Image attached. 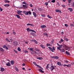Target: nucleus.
Returning <instances> with one entry per match:
<instances>
[{"instance_id":"obj_1","label":"nucleus","mask_w":74,"mask_h":74,"mask_svg":"<svg viewBox=\"0 0 74 74\" xmlns=\"http://www.w3.org/2000/svg\"><path fill=\"white\" fill-rule=\"evenodd\" d=\"M23 13L24 14L26 15H29H29H32V12L30 11L28 12H27L26 11H23Z\"/></svg>"},{"instance_id":"obj_2","label":"nucleus","mask_w":74,"mask_h":74,"mask_svg":"<svg viewBox=\"0 0 74 74\" xmlns=\"http://www.w3.org/2000/svg\"><path fill=\"white\" fill-rule=\"evenodd\" d=\"M63 47L66 50H70V47L65 45H63Z\"/></svg>"},{"instance_id":"obj_3","label":"nucleus","mask_w":74,"mask_h":74,"mask_svg":"<svg viewBox=\"0 0 74 74\" xmlns=\"http://www.w3.org/2000/svg\"><path fill=\"white\" fill-rule=\"evenodd\" d=\"M56 67V66L55 65H54V66H52L49 67V69L51 70V71H52Z\"/></svg>"},{"instance_id":"obj_4","label":"nucleus","mask_w":74,"mask_h":74,"mask_svg":"<svg viewBox=\"0 0 74 74\" xmlns=\"http://www.w3.org/2000/svg\"><path fill=\"white\" fill-rule=\"evenodd\" d=\"M17 12L18 15H20L21 16L23 15V14L21 13V12H23L20 10L17 11Z\"/></svg>"},{"instance_id":"obj_5","label":"nucleus","mask_w":74,"mask_h":74,"mask_svg":"<svg viewBox=\"0 0 74 74\" xmlns=\"http://www.w3.org/2000/svg\"><path fill=\"white\" fill-rule=\"evenodd\" d=\"M34 49L36 51H39V52H40V53H41V51L40 50L38 49H37V48H35Z\"/></svg>"},{"instance_id":"obj_6","label":"nucleus","mask_w":74,"mask_h":74,"mask_svg":"<svg viewBox=\"0 0 74 74\" xmlns=\"http://www.w3.org/2000/svg\"><path fill=\"white\" fill-rule=\"evenodd\" d=\"M48 48L51 51V52H53L54 51H53V49L52 48V47H48Z\"/></svg>"},{"instance_id":"obj_7","label":"nucleus","mask_w":74,"mask_h":74,"mask_svg":"<svg viewBox=\"0 0 74 74\" xmlns=\"http://www.w3.org/2000/svg\"><path fill=\"white\" fill-rule=\"evenodd\" d=\"M6 65L7 66H8L9 67H10V66H11V64H10V62H8L6 63Z\"/></svg>"},{"instance_id":"obj_8","label":"nucleus","mask_w":74,"mask_h":74,"mask_svg":"<svg viewBox=\"0 0 74 74\" xmlns=\"http://www.w3.org/2000/svg\"><path fill=\"white\" fill-rule=\"evenodd\" d=\"M33 48H30L29 49V50L31 51H32V52H31V53L32 54L33 53V52H34V50H33Z\"/></svg>"},{"instance_id":"obj_9","label":"nucleus","mask_w":74,"mask_h":74,"mask_svg":"<svg viewBox=\"0 0 74 74\" xmlns=\"http://www.w3.org/2000/svg\"><path fill=\"white\" fill-rule=\"evenodd\" d=\"M56 12H60L61 13H62V12H61V11L60 10L57 9L56 10Z\"/></svg>"},{"instance_id":"obj_10","label":"nucleus","mask_w":74,"mask_h":74,"mask_svg":"<svg viewBox=\"0 0 74 74\" xmlns=\"http://www.w3.org/2000/svg\"><path fill=\"white\" fill-rule=\"evenodd\" d=\"M14 45L15 46H16L18 45V42L17 41L14 42Z\"/></svg>"},{"instance_id":"obj_11","label":"nucleus","mask_w":74,"mask_h":74,"mask_svg":"<svg viewBox=\"0 0 74 74\" xmlns=\"http://www.w3.org/2000/svg\"><path fill=\"white\" fill-rule=\"evenodd\" d=\"M40 46L42 48H43V49H45V46L44 45H42V44H41L40 45Z\"/></svg>"},{"instance_id":"obj_12","label":"nucleus","mask_w":74,"mask_h":74,"mask_svg":"<svg viewBox=\"0 0 74 74\" xmlns=\"http://www.w3.org/2000/svg\"><path fill=\"white\" fill-rule=\"evenodd\" d=\"M23 7L24 9H27V6H26L25 5H23Z\"/></svg>"},{"instance_id":"obj_13","label":"nucleus","mask_w":74,"mask_h":74,"mask_svg":"<svg viewBox=\"0 0 74 74\" xmlns=\"http://www.w3.org/2000/svg\"><path fill=\"white\" fill-rule=\"evenodd\" d=\"M41 28H42V29H44V28H45L46 27V26L45 25H41L40 26Z\"/></svg>"},{"instance_id":"obj_14","label":"nucleus","mask_w":74,"mask_h":74,"mask_svg":"<svg viewBox=\"0 0 74 74\" xmlns=\"http://www.w3.org/2000/svg\"><path fill=\"white\" fill-rule=\"evenodd\" d=\"M58 65H59V66H63V65L61 64V63L60 62H57Z\"/></svg>"},{"instance_id":"obj_15","label":"nucleus","mask_w":74,"mask_h":74,"mask_svg":"<svg viewBox=\"0 0 74 74\" xmlns=\"http://www.w3.org/2000/svg\"><path fill=\"white\" fill-rule=\"evenodd\" d=\"M3 48H5V49H7V50H8V48L5 45L3 46Z\"/></svg>"},{"instance_id":"obj_16","label":"nucleus","mask_w":74,"mask_h":74,"mask_svg":"<svg viewBox=\"0 0 74 74\" xmlns=\"http://www.w3.org/2000/svg\"><path fill=\"white\" fill-rule=\"evenodd\" d=\"M33 14L35 17H37V14H36V12H33Z\"/></svg>"},{"instance_id":"obj_17","label":"nucleus","mask_w":74,"mask_h":74,"mask_svg":"<svg viewBox=\"0 0 74 74\" xmlns=\"http://www.w3.org/2000/svg\"><path fill=\"white\" fill-rule=\"evenodd\" d=\"M0 51H1V52H4V50L1 47H0Z\"/></svg>"},{"instance_id":"obj_18","label":"nucleus","mask_w":74,"mask_h":74,"mask_svg":"<svg viewBox=\"0 0 74 74\" xmlns=\"http://www.w3.org/2000/svg\"><path fill=\"white\" fill-rule=\"evenodd\" d=\"M15 16L17 17V18H18L19 19H21L19 15H18L16 14Z\"/></svg>"},{"instance_id":"obj_19","label":"nucleus","mask_w":74,"mask_h":74,"mask_svg":"<svg viewBox=\"0 0 74 74\" xmlns=\"http://www.w3.org/2000/svg\"><path fill=\"white\" fill-rule=\"evenodd\" d=\"M53 59H59V57L58 56H54L53 57Z\"/></svg>"},{"instance_id":"obj_20","label":"nucleus","mask_w":74,"mask_h":74,"mask_svg":"<svg viewBox=\"0 0 74 74\" xmlns=\"http://www.w3.org/2000/svg\"><path fill=\"white\" fill-rule=\"evenodd\" d=\"M37 59H38L39 60H42L43 58L42 57H37Z\"/></svg>"},{"instance_id":"obj_21","label":"nucleus","mask_w":74,"mask_h":74,"mask_svg":"<svg viewBox=\"0 0 74 74\" xmlns=\"http://www.w3.org/2000/svg\"><path fill=\"white\" fill-rule=\"evenodd\" d=\"M5 70L3 68H1V71H4Z\"/></svg>"},{"instance_id":"obj_22","label":"nucleus","mask_w":74,"mask_h":74,"mask_svg":"<svg viewBox=\"0 0 74 74\" xmlns=\"http://www.w3.org/2000/svg\"><path fill=\"white\" fill-rule=\"evenodd\" d=\"M68 10L69 11H70V12H72V11H73L72 8H68Z\"/></svg>"},{"instance_id":"obj_23","label":"nucleus","mask_w":74,"mask_h":74,"mask_svg":"<svg viewBox=\"0 0 74 74\" xmlns=\"http://www.w3.org/2000/svg\"><path fill=\"white\" fill-rule=\"evenodd\" d=\"M39 71L40 72H41V73H44V71L42 70H41V69H39Z\"/></svg>"},{"instance_id":"obj_24","label":"nucleus","mask_w":74,"mask_h":74,"mask_svg":"<svg viewBox=\"0 0 74 74\" xmlns=\"http://www.w3.org/2000/svg\"><path fill=\"white\" fill-rule=\"evenodd\" d=\"M11 64L13 65L14 64V61L11 60Z\"/></svg>"},{"instance_id":"obj_25","label":"nucleus","mask_w":74,"mask_h":74,"mask_svg":"<svg viewBox=\"0 0 74 74\" xmlns=\"http://www.w3.org/2000/svg\"><path fill=\"white\" fill-rule=\"evenodd\" d=\"M64 39L65 40H66V41H69V39H67L65 37H64Z\"/></svg>"},{"instance_id":"obj_26","label":"nucleus","mask_w":74,"mask_h":74,"mask_svg":"<svg viewBox=\"0 0 74 74\" xmlns=\"http://www.w3.org/2000/svg\"><path fill=\"white\" fill-rule=\"evenodd\" d=\"M4 1L6 3H10V1L7 0H5Z\"/></svg>"},{"instance_id":"obj_27","label":"nucleus","mask_w":74,"mask_h":74,"mask_svg":"<svg viewBox=\"0 0 74 74\" xmlns=\"http://www.w3.org/2000/svg\"><path fill=\"white\" fill-rule=\"evenodd\" d=\"M4 6L5 7H9L10 6V5L8 4H6L5 5H4Z\"/></svg>"},{"instance_id":"obj_28","label":"nucleus","mask_w":74,"mask_h":74,"mask_svg":"<svg viewBox=\"0 0 74 74\" xmlns=\"http://www.w3.org/2000/svg\"><path fill=\"white\" fill-rule=\"evenodd\" d=\"M33 63L36 66H38V65L37 64V63H36V62H33Z\"/></svg>"},{"instance_id":"obj_29","label":"nucleus","mask_w":74,"mask_h":74,"mask_svg":"<svg viewBox=\"0 0 74 74\" xmlns=\"http://www.w3.org/2000/svg\"><path fill=\"white\" fill-rule=\"evenodd\" d=\"M61 52H65V51L64 49H62L60 50Z\"/></svg>"},{"instance_id":"obj_30","label":"nucleus","mask_w":74,"mask_h":74,"mask_svg":"<svg viewBox=\"0 0 74 74\" xmlns=\"http://www.w3.org/2000/svg\"><path fill=\"white\" fill-rule=\"evenodd\" d=\"M49 64H48L46 66V69H48V68H49Z\"/></svg>"},{"instance_id":"obj_31","label":"nucleus","mask_w":74,"mask_h":74,"mask_svg":"<svg viewBox=\"0 0 74 74\" xmlns=\"http://www.w3.org/2000/svg\"><path fill=\"white\" fill-rule=\"evenodd\" d=\"M65 53H66V54L68 55H70V53H69L68 51H66L65 52Z\"/></svg>"},{"instance_id":"obj_32","label":"nucleus","mask_w":74,"mask_h":74,"mask_svg":"<svg viewBox=\"0 0 74 74\" xmlns=\"http://www.w3.org/2000/svg\"><path fill=\"white\" fill-rule=\"evenodd\" d=\"M71 64H69L68 65H67L66 66L68 67H71Z\"/></svg>"},{"instance_id":"obj_33","label":"nucleus","mask_w":74,"mask_h":74,"mask_svg":"<svg viewBox=\"0 0 74 74\" xmlns=\"http://www.w3.org/2000/svg\"><path fill=\"white\" fill-rule=\"evenodd\" d=\"M6 40L7 41H8V42H11L8 39V38H6Z\"/></svg>"},{"instance_id":"obj_34","label":"nucleus","mask_w":74,"mask_h":74,"mask_svg":"<svg viewBox=\"0 0 74 74\" xmlns=\"http://www.w3.org/2000/svg\"><path fill=\"white\" fill-rule=\"evenodd\" d=\"M47 17H48L49 18H50V19H51V18H52V17L49 16V15H47Z\"/></svg>"},{"instance_id":"obj_35","label":"nucleus","mask_w":74,"mask_h":74,"mask_svg":"<svg viewBox=\"0 0 74 74\" xmlns=\"http://www.w3.org/2000/svg\"><path fill=\"white\" fill-rule=\"evenodd\" d=\"M17 50L18 51H21V49L20 47H18L17 48Z\"/></svg>"},{"instance_id":"obj_36","label":"nucleus","mask_w":74,"mask_h":74,"mask_svg":"<svg viewBox=\"0 0 74 74\" xmlns=\"http://www.w3.org/2000/svg\"><path fill=\"white\" fill-rule=\"evenodd\" d=\"M57 49L58 50H59V51H60L61 50V49H60V47H57Z\"/></svg>"},{"instance_id":"obj_37","label":"nucleus","mask_w":74,"mask_h":74,"mask_svg":"<svg viewBox=\"0 0 74 74\" xmlns=\"http://www.w3.org/2000/svg\"><path fill=\"white\" fill-rule=\"evenodd\" d=\"M50 45H50V44L49 43H47V44L46 45V46L47 47H48V46H50Z\"/></svg>"},{"instance_id":"obj_38","label":"nucleus","mask_w":74,"mask_h":74,"mask_svg":"<svg viewBox=\"0 0 74 74\" xmlns=\"http://www.w3.org/2000/svg\"><path fill=\"white\" fill-rule=\"evenodd\" d=\"M34 42H35V44H37L38 43L37 41H36V40H34Z\"/></svg>"},{"instance_id":"obj_39","label":"nucleus","mask_w":74,"mask_h":74,"mask_svg":"<svg viewBox=\"0 0 74 74\" xmlns=\"http://www.w3.org/2000/svg\"><path fill=\"white\" fill-rule=\"evenodd\" d=\"M44 35H45V36H46V37H48V35L47 34H44Z\"/></svg>"},{"instance_id":"obj_40","label":"nucleus","mask_w":74,"mask_h":74,"mask_svg":"<svg viewBox=\"0 0 74 74\" xmlns=\"http://www.w3.org/2000/svg\"><path fill=\"white\" fill-rule=\"evenodd\" d=\"M15 69H16V71L18 72L19 71V70L18 69V68H16Z\"/></svg>"},{"instance_id":"obj_41","label":"nucleus","mask_w":74,"mask_h":74,"mask_svg":"<svg viewBox=\"0 0 74 74\" xmlns=\"http://www.w3.org/2000/svg\"><path fill=\"white\" fill-rule=\"evenodd\" d=\"M38 10L40 11H42V9H41L40 8H38Z\"/></svg>"},{"instance_id":"obj_42","label":"nucleus","mask_w":74,"mask_h":74,"mask_svg":"<svg viewBox=\"0 0 74 74\" xmlns=\"http://www.w3.org/2000/svg\"><path fill=\"white\" fill-rule=\"evenodd\" d=\"M51 2L52 3H55V0H52Z\"/></svg>"},{"instance_id":"obj_43","label":"nucleus","mask_w":74,"mask_h":74,"mask_svg":"<svg viewBox=\"0 0 74 74\" xmlns=\"http://www.w3.org/2000/svg\"><path fill=\"white\" fill-rule=\"evenodd\" d=\"M68 1L69 3H70L71 1V0H68Z\"/></svg>"},{"instance_id":"obj_44","label":"nucleus","mask_w":74,"mask_h":74,"mask_svg":"<svg viewBox=\"0 0 74 74\" xmlns=\"http://www.w3.org/2000/svg\"><path fill=\"white\" fill-rule=\"evenodd\" d=\"M62 7H63L64 8H66V6H65L64 5H62Z\"/></svg>"},{"instance_id":"obj_45","label":"nucleus","mask_w":74,"mask_h":74,"mask_svg":"<svg viewBox=\"0 0 74 74\" xmlns=\"http://www.w3.org/2000/svg\"><path fill=\"white\" fill-rule=\"evenodd\" d=\"M70 26L71 27H73V26H74V25L73 24H70Z\"/></svg>"},{"instance_id":"obj_46","label":"nucleus","mask_w":74,"mask_h":74,"mask_svg":"<svg viewBox=\"0 0 74 74\" xmlns=\"http://www.w3.org/2000/svg\"><path fill=\"white\" fill-rule=\"evenodd\" d=\"M29 6H30V7H33V5H32V4L30 3L29 4Z\"/></svg>"},{"instance_id":"obj_47","label":"nucleus","mask_w":74,"mask_h":74,"mask_svg":"<svg viewBox=\"0 0 74 74\" xmlns=\"http://www.w3.org/2000/svg\"><path fill=\"white\" fill-rule=\"evenodd\" d=\"M45 5H48V2L46 3H45Z\"/></svg>"},{"instance_id":"obj_48","label":"nucleus","mask_w":74,"mask_h":74,"mask_svg":"<svg viewBox=\"0 0 74 74\" xmlns=\"http://www.w3.org/2000/svg\"><path fill=\"white\" fill-rule=\"evenodd\" d=\"M30 34L31 35H33V34H34L33 32H31L30 33Z\"/></svg>"},{"instance_id":"obj_49","label":"nucleus","mask_w":74,"mask_h":74,"mask_svg":"<svg viewBox=\"0 0 74 74\" xmlns=\"http://www.w3.org/2000/svg\"><path fill=\"white\" fill-rule=\"evenodd\" d=\"M41 16H42V17H45V15L44 14H42Z\"/></svg>"},{"instance_id":"obj_50","label":"nucleus","mask_w":74,"mask_h":74,"mask_svg":"<svg viewBox=\"0 0 74 74\" xmlns=\"http://www.w3.org/2000/svg\"><path fill=\"white\" fill-rule=\"evenodd\" d=\"M30 29V28H28L27 29V30L28 32H29V30Z\"/></svg>"},{"instance_id":"obj_51","label":"nucleus","mask_w":74,"mask_h":74,"mask_svg":"<svg viewBox=\"0 0 74 74\" xmlns=\"http://www.w3.org/2000/svg\"><path fill=\"white\" fill-rule=\"evenodd\" d=\"M24 53H28V51H24Z\"/></svg>"},{"instance_id":"obj_52","label":"nucleus","mask_w":74,"mask_h":74,"mask_svg":"<svg viewBox=\"0 0 74 74\" xmlns=\"http://www.w3.org/2000/svg\"><path fill=\"white\" fill-rule=\"evenodd\" d=\"M32 32H34V33H36V32L34 30H32Z\"/></svg>"},{"instance_id":"obj_53","label":"nucleus","mask_w":74,"mask_h":74,"mask_svg":"<svg viewBox=\"0 0 74 74\" xmlns=\"http://www.w3.org/2000/svg\"><path fill=\"white\" fill-rule=\"evenodd\" d=\"M60 41L63 42L64 41V40H63L62 39H61Z\"/></svg>"},{"instance_id":"obj_54","label":"nucleus","mask_w":74,"mask_h":74,"mask_svg":"<svg viewBox=\"0 0 74 74\" xmlns=\"http://www.w3.org/2000/svg\"><path fill=\"white\" fill-rule=\"evenodd\" d=\"M14 51L15 52H16V53H18V52L17 51H16V50H14Z\"/></svg>"},{"instance_id":"obj_55","label":"nucleus","mask_w":74,"mask_h":74,"mask_svg":"<svg viewBox=\"0 0 74 74\" xmlns=\"http://www.w3.org/2000/svg\"><path fill=\"white\" fill-rule=\"evenodd\" d=\"M30 26H32V27H34V25H33L32 24H31Z\"/></svg>"},{"instance_id":"obj_56","label":"nucleus","mask_w":74,"mask_h":74,"mask_svg":"<svg viewBox=\"0 0 74 74\" xmlns=\"http://www.w3.org/2000/svg\"><path fill=\"white\" fill-rule=\"evenodd\" d=\"M65 26L66 27H68V25L67 24H65Z\"/></svg>"},{"instance_id":"obj_57","label":"nucleus","mask_w":74,"mask_h":74,"mask_svg":"<svg viewBox=\"0 0 74 74\" xmlns=\"http://www.w3.org/2000/svg\"><path fill=\"white\" fill-rule=\"evenodd\" d=\"M37 67H38L39 68H41V67L40 66H39L38 65V66H36Z\"/></svg>"},{"instance_id":"obj_58","label":"nucleus","mask_w":74,"mask_h":74,"mask_svg":"<svg viewBox=\"0 0 74 74\" xmlns=\"http://www.w3.org/2000/svg\"><path fill=\"white\" fill-rule=\"evenodd\" d=\"M31 24L30 23H28L27 24V26H30Z\"/></svg>"},{"instance_id":"obj_59","label":"nucleus","mask_w":74,"mask_h":74,"mask_svg":"<svg viewBox=\"0 0 74 74\" xmlns=\"http://www.w3.org/2000/svg\"><path fill=\"white\" fill-rule=\"evenodd\" d=\"M13 33L14 35H15V34H16V33L15 32H13Z\"/></svg>"},{"instance_id":"obj_60","label":"nucleus","mask_w":74,"mask_h":74,"mask_svg":"<svg viewBox=\"0 0 74 74\" xmlns=\"http://www.w3.org/2000/svg\"><path fill=\"white\" fill-rule=\"evenodd\" d=\"M25 3H26L25 2H23L22 3V4H25Z\"/></svg>"},{"instance_id":"obj_61","label":"nucleus","mask_w":74,"mask_h":74,"mask_svg":"<svg viewBox=\"0 0 74 74\" xmlns=\"http://www.w3.org/2000/svg\"><path fill=\"white\" fill-rule=\"evenodd\" d=\"M1 11H3V9L2 8H0Z\"/></svg>"},{"instance_id":"obj_62","label":"nucleus","mask_w":74,"mask_h":74,"mask_svg":"<svg viewBox=\"0 0 74 74\" xmlns=\"http://www.w3.org/2000/svg\"><path fill=\"white\" fill-rule=\"evenodd\" d=\"M57 44L58 46V47H60V45L58 43H57Z\"/></svg>"},{"instance_id":"obj_63","label":"nucleus","mask_w":74,"mask_h":74,"mask_svg":"<svg viewBox=\"0 0 74 74\" xmlns=\"http://www.w3.org/2000/svg\"><path fill=\"white\" fill-rule=\"evenodd\" d=\"M25 5H29L27 3H25Z\"/></svg>"},{"instance_id":"obj_64","label":"nucleus","mask_w":74,"mask_h":74,"mask_svg":"<svg viewBox=\"0 0 74 74\" xmlns=\"http://www.w3.org/2000/svg\"><path fill=\"white\" fill-rule=\"evenodd\" d=\"M57 5H58V6H60V4H59V3H57Z\"/></svg>"}]
</instances>
